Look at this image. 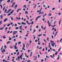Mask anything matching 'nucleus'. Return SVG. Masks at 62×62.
<instances>
[{
  "label": "nucleus",
  "instance_id": "51",
  "mask_svg": "<svg viewBox=\"0 0 62 62\" xmlns=\"http://www.w3.org/2000/svg\"><path fill=\"white\" fill-rule=\"evenodd\" d=\"M7 29H8V27H6L5 28V29L6 30H7Z\"/></svg>",
  "mask_w": 62,
  "mask_h": 62
},
{
  "label": "nucleus",
  "instance_id": "17",
  "mask_svg": "<svg viewBox=\"0 0 62 62\" xmlns=\"http://www.w3.org/2000/svg\"><path fill=\"white\" fill-rule=\"evenodd\" d=\"M42 36V34H40L39 35H38V37H40V36Z\"/></svg>",
  "mask_w": 62,
  "mask_h": 62
},
{
  "label": "nucleus",
  "instance_id": "37",
  "mask_svg": "<svg viewBox=\"0 0 62 62\" xmlns=\"http://www.w3.org/2000/svg\"><path fill=\"white\" fill-rule=\"evenodd\" d=\"M10 32V31H7V34H8V33H9Z\"/></svg>",
  "mask_w": 62,
  "mask_h": 62
},
{
  "label": "nucleus",
  "instance_id": "24",
  "mask_svg": "<svg viewBox=\"0 0 62 62\" xmlns=\"http://www.w3.org/2000/svg\"><path fill=\"white\" fill-rule=\"evenodd\" d=\"M53 22V20H51V23H52Z\"/></svg>",
  "mask_w": 62,
  "mask_h": 62
},
{
  "label": "nucleus",
  "instance_id": "29",
  "mask_svg": "<svg viewBox=\"0 0 62 62\" xmlns=\"http://www.w3.org/2000/svg\"><path fill=\"white\" fill-rule=\"evenodd\" d=\"M57 52H56L55 53V55H57Z\"/></svg>",
  "mask_w": 62,
  "mask_h": 62
},
{
  "label": "nucleus",
  "instance_id": "25",
  "mask_svg": "<svg viewBox=\"0 0 62 62\" xmlns=\"http://www.w3.org/2000/svg\"><path fill=\"white\" fill-rule=\"evenodd\" d=\"M3 61H5V62H8V61H6V60H5L4 59L3 60Z\"/></svg>",
  "mask_w": 62,
  "mask_h": 62
},
{
  "label": "nucleus",
  "instance_id": "62",
  "mask_svg": "<svg viewBox=\"0 0 62 62\" xmlns=\"http://www.w3.org/2000/svg\"><path fill=\"white\" fill-rule=\"evenodd\" d=\"M40 31H41V30L40 29H39V32H40Z\"/></svg>",
  "mask_w": 62,
  "mask_h": 62
},
{
  "label": "nucleus",
  "instance_id": "32",
  "mask_svg": "<svg viewBox=\"0 0 62 62\" xmlns=\"http://www.w3.org/2000/svg\"><path fill=\"white\" fill-rule=\"evenodd\" d=\"M10 25V24H9L7 25V26H9V25Z\"/></svg>",
  "mask_w": 62,
  "mask_h": 62
},
{
  "label": "nucleus",
  "instance_id": "16",
  "mask_svg": "<svg viewBox=\"0 0 62 62\" xmlns=\"http://www.w3.org/2000/svg\"><path fill=\"white\" fill-rule=\"evenodd\" d=\"M60 22H61V20H60L59 22V25H60Z\"/></svg>",
  "mask_w": 62,
  "mask_h": 62
},
{
  "label": "nucleus",
  "instance_id": "11",
  "mask_svg": "<svg viewBox=\"0 0 62 62\" xmlns=\"http://www.w3.org/2000/svg\"><path fill=\"white\" fill-rule=\"evenodd\" d=\"M57 33H58V31H57L56 32V34L55 35V36H56V35H57Z\"/></svg>",
  "mask_w": 62,
  "mask_h": 62
},
{
  "label": "nucleus",
  "instance_id": "41",
  "mask_svg": "<svg viewBox=\"0 0 62 62\" xmlns=\"http://www.w3.org/2000/svg\"><path fill=\"white\" fill-rule=\"evenodd\" d=\"M20 56H19L18 57V59H20Z\"/></svg>",
  "mask_w": 62,
  "mask_h": 62
},
{
  "label": "nucleus",
  "instance_id": "8",
  "mask_svg": "<svg viewBox=\"0 0 62 62\" xmlns=\"http://www.w3.org/2000/svg\"><path fill=\"white\" fill-rule=\"evenodd\" d=\"M54 42H53V44H52V46H54Z\"/></svg>",
  "mask_w": 62,
  "mask_h": 62
},
{
  "label": "nucleus",
  "instance_id": "47",
  "mask_svg": "<svg viewBox=\"0 0 62 62\" xmlns=\"http://www.w3.org/2000/svg\"><path fill=\"white\" fill-rule=\"evenodd\" d=\"M38 18L37 17H36V21H37V20H38Z\"/></svg>",
  "mask_w": 62,
  "mask_h": 62
},
{
  "label": "nucleus",
  "instance_id": "44",
  "mask_svg": "<svg viewBox=\"0 0 62 62\" xmlns=\"http://www.w3.org/2000/svg\"><path fill=\"white\" fill-rule=\"evenodd\" d=\"M55 8H53L52 9L53 10H54V9H55Z\"/></svg>",
  "mask_w": 62,
  "mask_h": 62
},
{
  "label": "nucleus",
  "instance_id": "1",
  "mask_svg": "<svg viewBox=\"0 0 62 62\" xmlns=\"http://www.w3.org/2000/svg\"><path fill=\"white\" fill-rule=\"evenodd\" d=\"M44 12L43 11H42L41 12H40V13L39 14L40 15V14H44Z\"/></svg>",
  "mask_w": 62,
  "mask_h": 62
},
{
  "label": "nucleus",
  "instance_id": "45",
  "mask_svg": "<svg viewBox=\"0 0 62 62\" xmlns=\"http://www.w3.org/2000/svg\"><path fill=\"white\" fill-rule=\"evenodd\" d=\"M6 24H4V25L3 26V28H4V27H5V26H6Z\"/></svg>",
  "mask_w": 62,
  "mask_h": 62
},
{
  "label": "nucleus",
  "instance_id": "19",
  "mask_svg": "<svg viewBox=\"0 0 62 62\" xmlns=\"http://www.w3.org/2000/svg\"><path fill=\"white\" fill-rule=\"evenodd\" d=\"M19 28L20 29H23V28H22V27H21V26H20Z\"/></svg>",
  "mask_w": 62,
  "mask_h": 62
},
{
  "label": "nucleus",
  "instance_id": "21",
  "mask_svg": "<svg viewBox=\"0 0 62 62\" xmlns=\"http://www.w3.org/2000/svg\"><path fill=\"white\" fill-rule=\"evenodd\" d=\"M9 42H10L9 41L7 43V44H9Z\"/></svg>",
  "mask_w": 62,
  "mask_h": 62
},
{
  "label": "nucleus",
  "instance_id": "42",
  "mask_svg": "<svg viewBox=\"0 0 62 62\" xmlns=\"http://www.w3.org/2000/svg\"><path fill=\"white\" fill-rule=\"evenodd\" d=\"M58 14H59V15H61V13H58Z\"/></svg>",
  "mask_w": 62,
  "mask_h": 62
},
{
  "label": "nucleus",
  "instance_id": "33",
  "mask_svg": "<svg viewBox=\"0 0 62 62\" xmlns=\"http://www.w3.org/2000/svg\"><path fill=\"white\" fill-rule=\"evenodd\" d=\"M41 28H42V29L43 30V26H41Z\"/></svg>",
  "mask_w": 62,
  "mask_h": 62
},
{
  "label": "nucleus",
  "instance_id": "9",
  "mask_svg": "<svg viewBox=\"0 0 62 62\" xmlns=\"http://www.w3.org/2000/svg\"><path fill=\"white\" fill-rule=\"evenodd\" d=\"M3 38L4 39H5V38H6V37L5 36H3Z\"/></svg>",
  "mask_w": 62,
  "mask_h": 62
},
{
  "label": "nucleus",
  "instance_id": "56",
  "mask_svg": "<svg viewBox=\"0 0 62 62\" xmlns=\"http://www.w3.org/2000/svg\"><path fill=\"white\" fill-rule=\"evenodd\" d=\"M24 47L22 48V50H24Z\"/></svg>",
  "mask_w": 62,
  "mask_h": 62
},
{
  "label": "nucleus",
  "instance_id": "6",
  "mask_svg": "<svg viewBox=\"0 0 62 62\" xmlns=\"http://www.w3.org/2000/svg\"><path fill=\"white\" fill-rule=\"evenodd\" d=\"M25 56L26 57H27V58H28V55L27 56L26 53H25Z\"/></svg>",
  "mask_w": 62,
  "mask_h": 62
},
{
  "label": "nucleus",
  "instance_id": "27",
  "mask_svg": "<svg viewBox=\"0 0 62 62\" xmlns=\"http://www.w3.org/2000/svg\"><path fill=\"white\" fill-rule=\"evenodd\" d=\"M4 29V28H0V30H2V29Z\"/></svg>",
  "mask_w": 62,
  "mask_h": 62
},
{
  "label": "nucleus",
  "instance_id": "64",
  "mask_svg": "<svg viewBox=\"0 0 62 62\" xmlns=\"http://www.w3.org/2000/svg\"><path fill=\"white\" fill-rule=\"evenodd\" d=\"M18 24L19 25H20V24H21V23H18Z\"/></svg>",
  "mask_w": 62,
  "mask_h": 62
},
{
  "label": "nucleus",
  "instance_id": "54",
  "mask_svg": "<svg viewBox=\"0 0 62 62\" xmlns=\"http://www.w3.org/2000/svg\"><path fill=\"white\" fill-rule=\"evenodd\" d=\"M40 10H39V11L38 10V11H37V12H40Z\"/></svg>",
  "mask_w": 62,
  "mask_h": 62
},
{
  "label": "nucleus",
  "instance_id": "34",
  "mask_svg": "<svg viewBox=\"0 0 62 62\" xmlns=\"http://www.w3.org/2000/svg\"><path fill=\"white\" fill-rule=\"evenodd\" d=\"M27 24H29V25H30V24H31V23H27Z\"/></svg>",
  "mask_w": 62,
  "mask_h": 62
},
{
  "label": "nucleus",
  "instance_id": "23",
  "mask_svg": "<svg viewBox=\"0 0 62 62\" xmlns=\"http://www.w3.org/2000/svg\"><path fill=\"white\" fill-rule=\"evenodd\" d=\"M61 49V47H60V48L58 50V52H59V51H60V50Z\"/></svg>",
  "mask_w": 62,
  "mask_h": 62
},
{
  "label": "nucleus",
  "instance_id": "15",
  "mask_svg": "<svg viewBox=\"0 0 62 62\" xmlns=\"http://www.w3.org/2000/svg\"><path fill=\"white\" fill-rule=\"evenodd\" d=\"M20 54V52H18L17 53V55H18L19 54Z\"/></svg>",
  "mask_w": 62,
  "mask_h": 62
},
{
  "label": "nucleus",
  "instance_id": "58",
  "mask_svg": "<svg viewBox=\"0 0 62 62\" xmlns=\"http://www.w3.org/2000/svg\"><path fill=\"white\" fill-rule=\"evenodd\" d=\"M19 9H17V12H19Z\"/></svg>",
  "mask_w": 62,
  "mask_h": 62
},
{
  "label": "nucleus",
  "instance_id": "7",
  "mask_svg": "<svg viewBox=\"0 0 62 62\" xmlns=\"http://www.w3.org/2000/svg\"><path fill=\"white\" fill-rule=\"evenodd\" d=\"M17 31H14L13 32V33L14 34H16V33H17Z\"/></svg>",
  "mask_w": 62,
  "mask_h": 62
},
{
  "label": "nucleus",
  "instance_id": "2",
  "mask_svg": "<svg viewBox=\"0 0 62 62\" xmlns=\"http://www.w3.org/2000/svg\"><path fill=\"white\" fill-rule=\"evenodd\" d=\"M8 19L7 18H6L4 20V22H6L7 21H8Z\"/></svg>",
  "mask_w": 62,
  "mask_h": 62
},
{
  "label": "nucleus",
  "instance_id": "10",
  "mask_svg": "<svg viewBox=\"0 0 62 62\" xmlns=\"http://www.w3.org/2000/svg\"><path fill=\"white\" fill-rule=\"evenodd\" d=\"M15 5V3L13 2L12 4V5H13L14 6Z\"/></svg>",
  "mask_w": 62,
  "mask_h": 62
},
{
  "label": "nucleus",
  "instance_id": "46",
  "mask_svg": "<svg viewBox=\"0 0 62 62\" xmlns=\"http://www.w3.org/2000/svg\"><path fill=\"white\" fill-rule=\"evenodd\" d=\"M16 29H18V27H16Z\"/></svg>",
  "mask_w": 62,
  "mask_h": 62
},
{
  "label": "nucleus",
  "instance_id": "39",
  "mask_svg": "<svg viewBox=\"0 0 62 62\" xmlns=\"http://www.w3.org/2000/svg\"><path fill=\"white\" fill-rule=\"evenodd\" d=\"M40 17H41V16H39L37 17L38 18H39Z\"/></svg>",
  "mask_w": 62,
  "mask_h": 62
},
{
  "label": "nucleus",
  "instance_id": "50",
  "mask_svg": "<svg viewBox=\"0 0 62 62\" xmlns=\"http://www.w3.org/2000/svg\"><path fill=\"white\" fill-rule=\"evenodd\" d=\"M10 11H8V12H7L6 13V14H7V13H9V12H10Z\"/></svg>",
  "mask_w": 62,
  "mask_h": 62
},
{
  "label": "nucleus",
  "instance_id": "55",
  "mask_svg": "<svg viewBox=\"0 0 62 62\" xmlns=\"http://www.w3.org/2000/svg\"><path fill=\"white\" fill-rule=\"evenodd\" d=\"M32 30V29L31 28H30V31H31Z\"/></svg>",
  "mask_w": 62,
  "mask_h": 62
},
{
  "label": "nucleus",
  "instance_id": "12",
  "mask_svg": "<svg viewBox=\"0 0 62 62\" xmlns=\"http://www.w3.org/2000/svg\"><path fill=\"white\" fill-rule=\"evenodd\" d=\"M25 14H28V12L27 11H25Z\"/></svg>",
  "mask_w": 62,
  "mask_h": 62
},
{
  "label": "nucleus",
  "instance_id": "49",
  "mask_svg": "<svg viewBox=\"0 0 62 62\" xmlns=\"http://www.w3.org/2000/svg\"><path fill=\"white\" fill-rule=\"evenodd\" d=\"M41 10H42V7H41V9L40 10V12H41Z\"/></svg>",
  "mask_w": 62,
  "mask_h": 62
},
{
  "label": "nucleus",
  "instance_id": "59",
  "mask_svg": "<svg viewBox=\"0 0 62 62\" xmlns=\"http://www.w3.org/2000/svg\"><path fill=\"white\" fill-rule=\"evenodd\" d=\"M30 60H29L27 61V62H30Z\"/></svg>",
  "mask_w": 62,
  "mask_h": 62
},
{
  "label": "nucleus",
  "instance_id": "5",
  "mask_svg": "<svg viewBox=\"0 0 62 62\" xmlns=\"http://www.w3.org/2000/svg\"><path fill=\"white\" fill-rule=\"evenodd\" d=\"M21 24H23V25H24H24H25L26 24L25 23H24L23 22L21 23Z\"/></svg>",
  "mask_w": 62,
  "mask_h": 62
},
{
  "label": "nucleus",
  "instance_id": "30",
  "mask_svg": "<svg viewBox=\"0 0 62 62\" xmlns=\"http://www.w3.org/2000/svg\"><path fill=\"white\" fill-rule=\"evenodd\" d=\"M24 7H25V8H26V5H24L23 6V8H24Z\"/></svg>",
  "mask_w": 62,
  "mask_h": 62
},
{
  "label": "nucleus",
  "instance_id": "14",
  "mask_svg": "<svg viewBox=\"0 0 62 62\" xmlns=\"http://www.w3.org/2000/svg\"><path fill=\"white\" fill-rule=\"evenodd\" d=\"M3 17V16L2 15H1V19H2Z\"/></svg>",
  "mask_w": 62,
  "mask_h": 62
},
{
  "label": "nucleus",
  "instance_id": "48",
  "mask_svg": "<svg viewBox=\"0 0 62 62\" xmlns=\"http://www.w3.org/2000/svg\"><path fill=\"white\" fill-rule=\"evenodd\" d=\"M36 6H37V4H36V5L34 7V8H36Z\"/></svg>",
  "mask_w": 62,
  "mask_h": 62
},
{
  "label": "nucleus",
  "instance_id": "57",
  "mask_svg": "<svg viewBox=\"0 0 62 62\" xmlns=\"http://www.w3.org/2000/svg\"><path fill=\"white\" fill-rule=\"evenodd\" d=\"M4 48H7V46H4Z\"/></svg>",
  "mask_w": 62,
  "mask_h": 62
},
{
  "label": "nucleus",
  "instance_id": "3",
  "mask_svg": "<svg viewBox=\"0 0 62 62\" xmlns=\"http://www.w3.org/2000/svg\"><path fill=\"white\" fill-rule=\"evenodd\" d=\"M1 52H2V53H3L4 52H6V50H4V49H3L2 51H1Z\"/></svg>",
  "mask_w": 62,
  "mask_h": 62
},
{
  "label": "nucleus",
  "instance_id": "40",
  "mask_svg": "<svg viewBox=\"0 0 62 62\" xmlns=\"http://www.w3.org/2000/svg\"><path fill=\"white\" fill-rule=\"evenodd\" d=\"M52 15V14H49L48 15V16H50L51 15Z\"/></svg>",
  "mask_w": 62,
  "mask_h": 62
},
{
  "label": "nucleus",
  "instance_id": "52",
  "mask_svg": "<svg viewBox=\"0 0 62 62\" xmlns=\"http://www.w3.org/2000/svg\"><path fill=\"white\" fill-rule=\"evenodd\" d=\"M15 7H16H16H17V5H16L15 6Z\"/></svg>",
  "mask_w": 62,
  "mask_h": 62
},
{
  "label": "nucleus",
  "instance_id": "22",
  "mask_svg": "<svg viewBox=\"0 0 62 62\" xmlns=\"http://www.w3.org/2000/svg\"><path fill=\"white\" fill-rule=\"evenodd\" d=\"M31 42H32V41H30V45L31 44Z\"/></svg>",
  "mask_w": 62,
  "mask_h": 62
},
{
  "label": "nucleus",
  "instance_id": "38",
  "mask_svg": "<svg viewBox=\"0 0 62 62\" xmlns=\"http://www.w3.org/2000/svg\"><path fill=\"white\" fill-rule=\"evenodd\" d=\"M5 7H4L3 8H2L3 10H5Z\"/></svg>",
  "mask_w": 62,
  "mask_h": 62
},
{
  "label": "nucleus",
  "instance_id": "63",
  "mask_svg": "<svg viewBox=\"0 0 62 62\" xmlns=\"http://www.w3.org/2000/svg\"><path fill=\"white\" fill-rule=\"evenodd\" d=\"M42 48V47H40L39 48V50H40Z\"/></svg>",
  "mask_w": 62,
  "mask_h": 62
},
{
  "label": "nucleus",
  "instance_id": "43",
  "mask_svg": "<svg viewBox=\"0 0 62 62\" xmlns=\"http://www.w3.org/2000/svg\"><path fill=\"white\" fill-rule=\"evenodd\" d=\"M43 7L44 8H46V6H45V5H43Z\"/></svg>",
  "mask_w": 62,
  "mask_h": 62
},
{
  "label": "nucleus",
  "instance_id": "26",
  "mask_svg": "<svg viewBox=\"0 0 62 62\" xmlns=\"http://www.w3.org/2000/svg\"><path fill=\"white\" fill-rule=\"evenodd\" d=\"M18 44H21V42H18Z\"/></svg>",
  "mask_w": 62,
  "mask_h": 62
},
{
  "label": "nucleus",
  "instance_id": "4",
  "mask_svg": "<svg viewBox=\"0 0 62 62\" xmlns=\"http://www.w3.org/2000/svg\"><path fill=\"white\" fill-rule=\"evenodd\" d=\"M13 11H14V10H12V11L10 12V13L11 14H12V13H13Z\"/></svg>",
  "mask_w": 62,
  "mask_h": 62
},
{
  "label": "nucleus",
  "instance_id": "31",
  "mask_svg": "<svg viewBox=\"0 0 62 62\" xmlns=\"http://www.w3.org/2000/svg\"><path fill=\"white\" fill-rule=\"evenodd\" d=\"M17 26V25L16 24H15V26Z\"/></svg>",
  "mask_w": 62,
  "mask_h": 62
},
{
  "label": "nucleus",
  "instance_id": "18",
  "mask_svg": "<svg viewBox=\"0 0 62 62\" xmlns=\"http://www.w3.org/2000/svg\"><path fill=\"white\" fill-rule=\"evenodd\" d=\"M11 0H8V1H7V2L8 3H9L10 1Z\"/></svg>",
  "mask_w": 62,
  "mask_h": 62
},
{
  "label": "nucleus",
  "instance_id": "13",
  "mask_svg": "<svg viewBox=\"0 0 62 62\" xmlns=\"http://www.w3.org/2000/svg\"><path fill=\"white\" fill-rule=\"evenodd\" d=\"M15 49H17V46H16L15 45Z\"/></svg>",
  "mask_w": 62,
  "mask_h": 62
},
{
  "label": "nucleus",
  "instance_id": "20",
  "mask_svg": "<svg viewBox=\"0 0 62 62\" xmlns=\"http://www.w3.org/2000/svg\"><path fill=\"white\" fill-rule=\"evenodd\" d=\"M10 48H11V49H12L13 48V46H10Z\"/></svg>",
  "mask_w": 62,
  "mask_h": 62
},
{
  "label": "nucleus",
  "instance_id": "36",
  "mask_svg": "<svg viewBox=\"0 0 62 62\" xmlns=\"http://www.w3.org/2000/svg\"><path fill=\"white\" fill-rule=\"evenodd\" d=\"M42 20L43 21V22H44V21L45 20V18H44L43 19H42Z\"/></svg>",
  "mask_w": 62,
  "mask_h": 62
},
{
  "label": "nucleus",
  "instance_id": "60",
  "mask_svg": "<svg viewBox=\"0 0 62 62\" xmlns=\"http://www.w3.org/2000/svg\"><path fill=\"white\" fill-rule=\"evenodd\" d=\"M2 49H3V46H2V48H1V49H0V50L1 51V50H2Z\"/></svg>",
  "mask_w": 62,
  "mask_h": 62
},
{
  "label": "nucleus",
  "instance_id": "35",
  "mask_svg": "<svg viewBox=\"0 0 62 62\" xmlns=\"http://www.w3.org/2000/svg\"><path fill=\"white\" fill-rule=\"evenodd\" d=\"M50 57H52V58H54V57L52 55H50Z\"/></svg>",
  "mask_w": 62,
  "mask_h": 62
},
{
  "label": "nucleus",
  "instance_id": "28",
  "mask_svg": "<svg viewBox=\"0 0 62 62\" xmlns=\"http://www.w3.org/2000/svg\"><path fill=\"white\" fill-rule=\"evenodd\" d=\"M11 15V14H10V13H9L8 14V16H9V15Z\"/></svg>",
  "mask_w": 62,
  "mask_h": 62
},
{
  "label": "nucleus",
  "instance_id": "61",
  "mask_svg": "<svg viewBox=\"0 0 62 62\" xmlns=\"http://www.w3.org/2000/svg\"><path fill=\"white\" fill-rule=\"evenodd\" d=\"M18 35H16V38H17V37H18Z\"/></svg>",
  "mask_w": 62,
  "mask_h": 62
},
{
  "label": "nucleus",
  "instance_id": "53",
  "mask_svg": "<svg viewBox=\"0 0 62 62\" xmlns=\"http://www.w3.org/2000/svg\"><path fill=\"white\" fill-rule=\"evenodd\" d=\"M56 29H54V32H55V31H56Z\"/></svg>",
  "mask_w": 62,
  "mask_h": 62
}]
</instances>
